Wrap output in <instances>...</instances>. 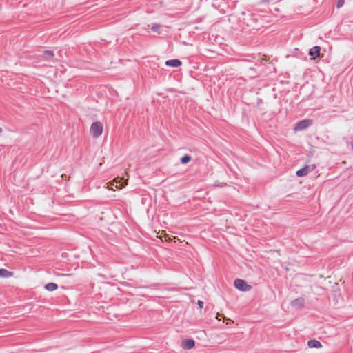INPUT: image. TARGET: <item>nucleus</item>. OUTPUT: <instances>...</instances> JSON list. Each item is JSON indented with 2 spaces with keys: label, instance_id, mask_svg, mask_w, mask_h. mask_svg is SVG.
Wrapping results in <instances>:
<instances>
[{
  "label": "nucleus",
  "instance_id": "obj_1",
  "mask_svg": "<svg viewBox=\"0 0 353 353\" xmlns=\"http://www.w3.org/2000/svg\"><path fill=\"white\" fill-rule=\"evenodd\" d=\"M128 179L124 180L123 178L117 176L112 181L107 183L106 188L110 190H115L116 189H121L128 185Z\"/></svg>",
  "mask_w": 353,
  "mask_h": 353
},
{
  "label": "nucleus",
  "instance_id": "obj_2",
  "mask_svg": "<svg viewBox=\"0 0 353 353\" xmlns=\"http://www.w3.org/2000/svg\"><path fill=\"white\" fill-rule=\"evenodd\" d=\"M103 131V123L100 121H95L90 126V134L94 139H97L102 134Z\"/></svg>",
  "mask_w": 353,
  "mask_h": 353
},
{
  "label": "nucleus",
  "instance_id": "obj_3",
  "mask_svg": "<svg viewBox=\"0 0 353 353\" xmlns=\"http://www.w3.org/2000/svg\"><path fill=\"white\" fill-rule=\"evenodd\" d=\"M312 124V120L304 119V120H302V121L298 122L295 125L294 130L295 131H301V130L306 129L307 128L310 126Z\"/></svg>",
  "mask_w": 353,
  "mask_h": 353
},
{
  "label": "nucleus",
  "instance_id": "obj_4",
  "mask_svg": "<svg viewBox=\"0 0 353 353\" xmlns=\"http://www.w3.org/2000/svg\"><path fill=\"white\" fill-rule=\"evenodd\" d=\"M234 285L236 288L241 291H249L251 289V286L247 284L244 280L239 279L234 281Z\"/></svg>",
  "mask_w": 353,
  "mask_h": 353
},
{
  "label": "nucleus",
  "instance_id": "obj_5",
  "mask_svg": "<svg viewBox=\"0 0 353 353\" xmlns=\"http://www.w3.org/2000/svg\"><path fill=\"white\" fill-rule=\"evenodd\" d=\"M315 168V165H306L302 169L299 170L296 172V175L300 177L306 176L308 173L312 172Z\"/></svg>",
  "mask_w": 353,
  "mask_h": 353
},
{
  "label": "nucleus",
  "instance_id": "obj_6",
  "mask_svg": "<svg viewBox=\"0 0 353 353\" xmlns=\"http://www.w3.org/2000/svg\"><path fill=\"white\" fill-rule=\"evenodd\" d=\"M195 346V342L192 339H184L181 341V347L185 350H190Z\"/></svg>",
  "mask_w": 353,
  "mask_h": 353
},
{
  "label": "nucleus",
  "instance_id": "obj_7",
  "mask_svg": "<svg viewBox=\"0 0 353 353\" xmlns=\"http://www.w3.org/2000/svg\"><path fill=\"white\" fill-rule=\"evenodd\" d=\"M307 345L310 348L319 349L322 347L321 342L315 339L308 341Z\"/></svg>",
  "mask_w": 353,
  "mask_h": 353
},
{
  "label": "nucleus",
  "instance_id": "obj_8",
  "mask_svg": "<svg viewBox=\"0 0 353 353\" xmlns=\"http://www.w3.org/2000/svg\"><path fill=\"white\" fill-rule=\"evenodd\" d=\"M321 48L319 46H314L310 49L309 54L312 59H316L319 57Z\"/></svg>",
  "mask_w": 353,
  "mask_h": 353
},
{
  "label": "nucleus",
  "instance_id": "obj_9",
  "mask_svg": "<svg viewBox=\"0 0 353 353\" xmlns=\"http://www.w3.org/2000/svg\"><path fill=\"white\" fill-rule=\"evenodd\" d=\"M165 65L170 67L177 68L181 65V62L179 59H171L166 61Z\"/></svg>",
  "mask_w": 353,
  "mask_h": 353
},
{
  "label": "nucleus",
  "instance_id": "obj_10",
  "mask_svg": "<svg viewBox=\"0 0 353 353\" xmlns=\"http://www.w3.org/2000/svg\"><path fill=\"white\" fill-rule=\"evenodd\" d=\"M13 276V272L6 269H0V277L8 278Z\"/></svg>",
  "mask_w": 353,
  "mask_h": 353
},
{
  "label": "nucleus",
  "instance_id": "obj_11",
  "mask_svg": "<svg viewBox=\"0 0 353 353\" xmlns=\"http://www.w3.org/2000/svg\"><path fill=\"white\" fill-rule=\"evenodd\" d=\"M159 236L157 237L159 238L161 240H163L165 241H170L172 240V238L168 236V235L166 234L165 231L161 230L159 232Z\"/></svg>",
  "mask_w": 353,
  "mask_h": 353
},
{
  "label": "nucleus",
  "instance_id": "obj_12",
  "mask_svg": "<svg viewBox=\"0 0 353 353\" xmlns=\"http://www.w3.org/2000/svg\"><path fill=\"white\" fill-rule=\"evenodd\" d=\"M45 288L48 291H54L58 288V285L54 283H49L45 285Z\"/></svg>",
  "mask_w": 353,
  "mask_h": 353
},
{
  "label": "nucleus",
  "instance_id": "obj_13",
  "mask_svg": "<svg viewBox=\"0 0 353 353\" xmlns=\"http://www.w3.org/2000/svg\"><path fill=\"white\" fill-rule=\"evenodd\" d=\"M191 161V157L189 155H185L181 159V162L183 164L189 163Z\"/></svg>",
  "mask_w": 353,
  "mask_h": 353
},
{
  "label": "nucleus",
  "instance_id": "obj_14",
  "mask_svg": "<svg viewBox=\"0 0 353 353\" xmlns=\"http://www.w3.org/2000/svg\"><path fill=\"white\" fill-rule=\"evenodd\" d=\"M150 28L153 32H159L161 28V26L157 23H154L150 26Z\"/></svg>",
  "mask_w": 353,
  "mask_h": 353
},
{
  "label": "nucleus",
  "instance_id": "obj_15",
  "mask_svg": "<svg viewBox=\"0 0 353 353\" xmlns=\"http://www.w3.org/2000/svg\"><path fill=\"white\" fill-rule=\"evenodd\" d=\"M345 3V0H338L337 1V7L340 8Z\"/></svg>",
  "mask_w": 353,
  "mask_h": 353
},
{
  "label": "nucleus",
  "instance_id": "obj_16",
  "mask_svg": "<svg viewBox=\"0 0 353 353\" xmlns=\"http://www.w3.org/2000/svg\"><path fill=\"white\" fill-rule=\"evenodd\" d=\"M197 304H198L199 307L201 309V308H203V301H201L199 300V301H198V302H197Z\"/></svg>",
  "mask_w": 353,
  "mask_h": 353
},
{
  "label": "nucleus",
  "instance_id": "obj_17",
  "mask_svg": "<svg viewBox=\"0 0 353 353\" xmlns=\"http://www.w3.org/2000/svg\"><path fill=\"white\" fill-rule=\"evenodd\" d=\"M46 54H48L50 56H52L53 55V53L51 52V51H46Z\"/></svg>",
  "mask_w": 353,
  "mask_h": 353
},
{
  "label": "nucleus",
  "instance_id": "obj_18",
  "mask_svg": "<svg viewBox=\"0 0 353 353\" xmlns=\"http://www.w3.org/2000/svg\"><path fill=\"white\" fill-rule=\"evenodd\" d=\"M351 146H352V148L353 149V140L351 141Z\"/></svg>",
  "mask_w": 353,
  "mask_h": 353
},
{
  "label": "nucleus",
  "instance_id": "obj_19",
  "mask_svg": "<svg viewBox=\"0 0 353 353\" xmlns=\"http://www.w3.org/2000/svg\"><path fill=\"white\" fill-rule=\"evenodd\" d=\"M218 316H221L219 313H217L216 319H218Z\"/></svg>",
  "mask_w": 353,
  "mask_h": 353
},
{
  "label": "nucleus",
  "instance_id": "obj_20",
  "mask_svg": "<svg viewBox=\"0 0 353 353\" xmlns=\"http://www.w3.org/2000/svg\"><path fill=\"white\" fill-rule=\"evenodd\" d=\"M219 318H220V316H218V319H218L219 321H220V319H219Z\"/></svg>",
  "mask_w": 353,
  "mask_h": 353
},
{
  "label": "nucleus",
  "instance_id": "obj_21",
  "mask_svg": "<svg viewBox=\"0 0 353 353\" xmlns=\"http://www.w3.org/2000/svg\"><path fill=\"white\" fill-rule=\"evenodd\" d=\"M2 132V129L0 128V133Z\"/></svg>",
  "mask_w": 353,
  "mask_h": 353
}]
</instances>
